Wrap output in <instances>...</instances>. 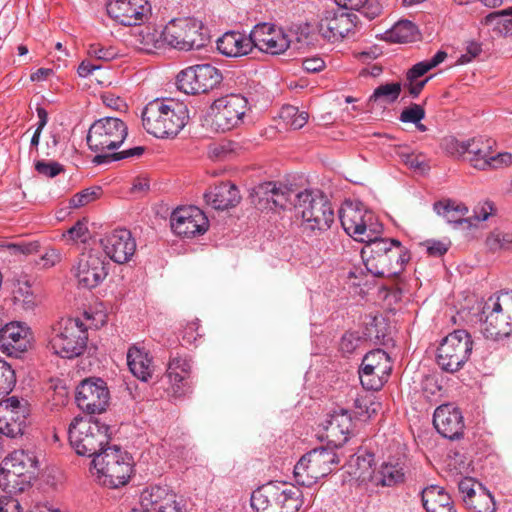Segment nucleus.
<instances>
[{
  "label": "nucleus",
  "instance_id": "864d4df0",
  "mask_svg": "<svg viewBox=\"0 0 512 512\" xmlns=\"http://www.w3.org/2000/svg\"><path fill=\"white\" fill-rule=\"evenodd\" d=\"M361 338L355 333H345L340 342V348L344 353H352L359 345Z\"/></svg>",
  "mask_w": 512,
  "mask_h": 512
},
{
  "label": "nucleus",
  "instance_id": "c756f323",
  "mask_svg": "<svg viewBox=\"0 0 512 512\" xmlns=\"http://www.w3.org/2000/svg\"><path fill=\"white\" fill-rule=\"evenodd\" d=\"M191 371L190 361L178 355L171 356L166 377L171 385V393L175 398L184 396L188 391L186 379L189 377Z\"/></svg>",
  "mask_w": 512,
  "mask_h": 512
},
{
  "label": "nucleus",
  "instance_id": "58836bf2",
  "mask_svg": "<svg viewBox=\"0 0 512 512\" xmlns=\"http://www.w3.org/2000/svg\"><path fill=\"white\" fill-rule=\"evenodd\" d=\"M434 211L443 216L449 223H462L463 216L468 212L467 207L462 203L452 200L439 201L434 204Z\"/></svg>",
  "mask_w": 512,
  "mask_h": 512
},
{
  "label": "nucleus",
  "instance_id": "ddd939ff",
  "mask_svg": "<svg viewBox=\"0 0 512 512\" xmlns=\"http://www.w3.org/2000/svg\"><path fill=\"white\" fill-rule=\"evenodd\" d=\"M128 128L116 117H104L95 121L87 135L89 148L99 154L106 150L117 149L126 139Z\"/></svg>",
  "mask_w": 512,
  "mask_h": 512
},
{
  "label": "nucleus",
  "instance_id": "bb28decb",
  "mask_svg": "<svg viewBox=\"0 0 512 512\" xmlns=\"http://www.w3.org/2000/svg\"><path fill=\"white\" fill-rule=\"evenodd\" d=\"M30 343V329L23 323L11 322L0 330V350L8 356L20 357Z\"/></svg>",
  "mask_w": 512,
  "mask_h": 512
},
{
  "label": "nucleus",
  "instance_id": "6ab92c4d",
  "mask_svg": "<svg viewBox=\"0 0 512 512\" xmlns=\"http://www.w3.org/2000/svg\"><path fill=\"white\" fill-rule=\"evenodd\" d=\"M357 16L341 7L332 5L325 9L319 19V33L328 40L344 38L356 26Z\"/></svg>",
  "mask_w": 512,
  "mask_h": 512
},
{
  "label": "nucleus",
  "instance_id": "f704fd0d",
  "mask_svg": "<svg viewBox=\"0 0 512 512\" xmlns=\"http://www.w3.org/2000/svg\"><path fill=\"white\" fill-rule=\"evenodd\" d=\"M255 193L260 202L265 201L267 204H271V209H285L287 204L291 202L293 194L286 186H278L274 182H265L259 185Z\"/></svg>",
  "mask_w": 512,
  "mask_h": 512
},
{
  "label": "nucleus",
  "instance_id": "39448f33",
  "mask_svg": "<svg viewBox=\"0 0 512 512\" xmlns=\"http://www.w3.org/2000/svg\"><path fill=\"white\" fill-rule=\"evenodd\" d=\"M111 435L110 426L94 417H76L68 429L69 442L75 452L93 458L106 449Z\"/></svg>",
  "mask_w": 512,
  "mask_h": 512
},
{
  "label": "nucleus",
  "instance_id": "4468645a",
  "mask_svg": "<svg viewBox=\"0 0 512 512\" xmlns=\"http://www.w3.org/2000/svg\"><path fill=\"white\" fill-rule=\"evenodd\" d=\"M222 73L211 64H197L177 75V86L186 94L207 93L222 82Z\"/></svg>",
  "mask_w": 512,
  "mask_h": 512
},
{
  "label": "nucleus",
  "instance_id": "774afa93",
  "mask_svg": "<svg viewBox=\"0 0 512 512\" xmlns=\"http://www.w3.org/2000/svg\"><path fill=\"white\" fill-rule=\"evenodd\" d=\"M466 51L467 53L461 56L462 62H470L478 56L482 51L481 45L477 42H471L467 45Z\"/></svg>",
  "mask_w": 512,
  "mask_h": 512
},
{
  "label": "nucleus",
  "instance_id": "de8ad7c7",
  "mask_svg": "<svg viewBox=\"0 0 512 512\" xmlns=\"http://www.w3.org/2000/svg\"><path fill=\"white\" fill-rule=\"evenodd\" d=\"M88 54L98 60L111 61L118 57L119 51L113 46L94 43L89 45Z\"/></svg>",
  "mask_w": 512,
  "mask_h": 512
},
{
  "label": "nucleus",
  "instance_id": "cd10ccee",
  "mask_svg": "<svg viewBox=\"0 0 512 512\" xmlns=\"http://www.w3.org/2000/svg\"><path fill=\"white\" fill-rule=\"evenodd\" d=\"M433 424L439 434L450 440L459 439L463 434L462 413L451 404H444L436 408Z\"/></svg>",
  "mask_w": 512,
  "mask_h": 512
},
{
  "label": "nucleus",
  "instance_id": "473e14b6",
  "mask_svg": "<svg viewBox=\"0 0 512 512\" xmlns=\"http://www.w3.org/2000/svg\"><path fill=\"white\" fill-rule=\"evenodd\" d=\"M405 475V464L399 460H390L373 472L371 481L376 486L393 487L404 483Z\"/></svg>",
  "mask_w": 512,
  "mask_h": 512
},
{
  "label": "nucleus",
  "instance_id": "72a5a7b5",
  "mask_svg": "<svg viewBox=\"0 0 512 512\" xmlns=\"http://www.w3.org/2000/svg\"><path fill=\"white\" fill-rule=\"evenodd\" d=\"M423 507L427 512H456L450 495L438 485H429L421 492Z\"/></svg>",
  "mask_w": 512,
  "mask_h": 512
},
{
  "label": "nucleus",
  "instance_id": "9d476101",
  "mask_svg": "<svg viewBox=\"0 0 512 512\" xmlns=\"http://www.w3.org/2000/svg\"><path fill=\"white\" fill-rule=\"evenodd\" d=\"M37 461L33 454L17 450L0 465V488L9 493L23 492L30 485Z\"/></svg>",
  "mask_w": 512,
  "mask_h": 512
},
{
  "label": "nucleus",
  "instance_id": "c85d7f7f",
  "mask_svg": "<svg viewBox=\"0 0 512 512\" xmlns=\"http://www.w3.org/2000/svg\"><path fill=\"white\" fill-rule=\"evenodd\" d=\"M323 427L329 442L338 447L344 445L353 433L354 421L347 409L338 408L329 414Z\"/></svg>",
  "mask_w": 512,
  "mask_h": 512
},
{
  "label": "nucleus",
  "instance_id": "338daca9",
  "mask_svg": "<svg viewBox=\"0 0 512 512\" xmlns=\"http://www.w3.org/2000/svg\"><path fill=\"white\" fill-rule=\"evenodd\" d=\"M493 204L485 202L481 207H477L474 211V217L478 221H485L492 214Z\"/></svg>",
  "mask_w": 512,
  "mask_h": 512
},
{
  "label": "nucleus",
  "instance_id": "3c124183",
  "mask_svg": "<svg viewBox=\"0 0 512 512\" xmlns=\"http://www.w3.org/2000/svg\"><path fill=\"white\" fill-rule=\"evenodd\" d=\"M36 171L49 178H53L63 171V167L58 162H45L43 160L35 163Z\"/></svg>",
  "mask_w": 512,
  "mask_h": 512
},
{
  "label": "nucleus",
  "instance_id": "09e8293b",
  "mask_svg": "<svg viewBox=\"0 0 512 512\" xmlns=\"http://www.w3.org/2000/svg\"><path fill=\"white\" fill-rule=\"evenodd\" d=\"M425 118V110L419 104H412L405 108L400 114V121L403 123L418 124Z\"/></svg>",
  "mask_w": 512,
  "mask_h": 512
},
{
  "label": "nucleus",
  "instance_id": "423d86ee",
  "mask_svg": "<svg viewBox=\"0 0 512 512\" xmlns=\"http://www.w3.org/2000/svg\"><path fill=\"white\" fill-rule=\"evenodd\" d=\"M146 44L157 47L160 40L169 46L183 51L200 49L205 46L207 37L203 32V25L193 18L171 20L160 34L146 33Z\"/></svg>",
  "mask_w": 512,
  "mask_h": 512
},
{
  "label": "nucleus",
  "instance_id": "7c9ffc66",
  "mask_svg": "<svg viewBox=\"0 0 512 512\" xmlns=\"http://www.w3.org/2000/svg\"><path fill=\"white\" fill-rule=\"evenodd\" d=\"M217 49L226 57L246 56L253 50L252 32L249 36L235 31L226 32L217 40Z\"/></svg>",
  "mask_w": 512,
  "mask_h": 512
},
{
  "label": "nucleus",
  "instance_id": "f03ea898",
  "mask_svg": "<svg viewBox=\"0 0 512 512\" xmlns=\"http://www.w3.org/2000/svg\"><path fill=\"white\" fill-rule=\"evenodd\" d=\"M189 121V110L174 99H155L142 112L145 130L157 138H174Z\"/></svg>",
  "mask_w": 512,
  "mask_h": 512
},
{
  "label": "nucleus",
  "instance_id": "680f3d73",
  "mask_svg": "<svg viewBox=\"0 0 512 512\" xmlns=\"http://www.w3.org/2000/svg\"><path fill=\"white\" fill-rule=\"evenodd\" d=\"M426 247H427V253L430 256H434V257H440V256L444 255L448 250L447 245L441 241H427Z\"/></svg>",
  "mask_w": 512,
  "mask_h": 512
},
{
  "label": "nucleus",
  "instance_id": "bf43d9fd",
  "mask_svg": "<svg viewBox=\"0 0 512 512\" xmlns=\"http://www.w3.org/2000/svg\"><path fill=\"white\" fill-rule=\"evenodd\" d=\"M429 70H431V68L429 67V65L424 61H421L415 65H413L412 68H410L408 71H407V74H406V80L407 81H412V80H417L419 77L423 76L425 73H427Z\"/></svg>",
  "mask_w": 512,
  "mask_h": 512
},
{
  "label": "nucleus",
  "instance_id": "603ef678",
  "mask_svg": "<svg viewBox=\"0 0 512 512\" xmlns=\"http://www.w3.org/2000/svg\"><path fill=\"white\" fill-rule=\"evenodd\" d=\"M474 486L475 481L473 478L470 477L463 478L458 484V488L460 493L462 494V498L465 505L467 504V501H469L468 498L472 499V497H474L478 493L475 491Z\"/></svg>",
  "mask_w": 512,
  "mask_h": 512
},
{
  "label": "nucleus",
  "instance_id": "0eeeda50",
  "mask_svg": "<svg viewBox=\"0 0 512 512\" xmlns=\"http://www.w3.org/2000/svg\"><path fill=\"white\" fill-rule=\"evenodd\" d=\"M302 492L285 482H269L251 495V506L256 512H297L303 501Z\"/></svg>",
  "mask_w": 512,
  "mask_h": 512
},
{
  "label": "nucleus",
  "instance_id": "f257e3e1",
  "mask_svg": "<svg viewBox=\"0 0 512 512\" xmlns=\"http://www.w3.org/2000/svg\"><path fill=\"white\" fill-rule=\"evenodd\" d=\"M345 232L365 245L361 257L368 272L377 277H392L403 271L409 260L406 249L396 239L381 238L382 225L373 212L359 201H345L339 210Z\"/></svg>",
  "mask_w": 512,
  "mask_h": 512
},
{
  "label": "nucleus",
  "instance_id": "49530a36",
  "mask_svg": "<svg viewBox=\"0 0 512 512\" xmlns=\"http://www.w3.org/2000/svg\"><path fill=\"white\" fill-rule=\"evenodd\" d=\"M101 193L100 187L86 188L76 193L69 201L70 207L79 208L96 200Z\"/></svg>",
  "mask_w": 512,
  "mask_h": 512
},
{
  "label": "nucleus",
  "instance_id": "9b49d317",
  "mask_svg": "<svg viewBox=\"0 0 512 512\" xmlns=\"http://www.w3.org/2000/svg\"><path fill=\"white\" fill-rule=\"evenodd\" d=\"M339 463L337 454L325 447H319L306 453L294 467V478L297 484L310 487L319 479L327 476Z\"/></svg>",
  "mask_w": 512,
  "mask_h": 512
},
{
  "label": "nucleus",
  "instance_id": "c9c22d12",
  "mask_svg": "<svg viewBox=\"0 0 512 512\" xmlns=\"http://www.w3.org/2000/svg\"><path fill=\"white\" fill-rule=\"evenodd\" d=\"M127 364L132 374L147 382L153 374L152 358L145 349L133 346L127 352Z\"/></svg>",
  "mask_w": 512,
  "mask_h": 512
},
{
  "label": "nucleus",
  "instance_id": "a211bd4d",
  "mask_svg": "<svg viewBox=\"0 0 512 512\" xmlns=\"http://www.w3.org/2000/svg\"><path fill=\"white\" fill-rule=\"evenodd\" d=\"M173 232L183 238L203 235L209 228L205 213L196 206L176 208L170 217Z\"/></svg>",
  "mask_w": 512,
  "mask_h": 512
},
{
  "label": "nucleus",
  "instance_id": "dca6fc26",
  "mask_svg": "<svg viewBox=\"0 0 512 512\" xmlns=\"http://www.w3.org/2000/svg\"><path fill=\"white\" fill-rule=\"evenodd\" d=\"M392 371L390 356L382 349L368 352L359 369L362 386L367 390H379L387 382Z\"/></svg>",
  "mask_w": 512,
  "mask_h": 512
},
{
  "label": "nucleus",
  "instance_id": "6e6552de",
  "mask_svg": "<svg viewBox=\"0 0 512 512\" xmlns=\"http://www.w3.org/2000/svg\"><path fill=\"white\" fill-rule=\"evenodd\" d=\"M87 329L78 318H62L52 325L48 335V349L61 358L81 355L87 345Z\"/></svg>",
  "mask_w": 512,
  "mask_h": 512
},
{
  "label": "nucleus",
  "instance_id": "e433bc0d",
  "mask_svg": "<svg viewBox=\"0 0 512 512\" xmlns=\"http://www.w3.org/2000/svg\"><path fill=\"white\" fill-rule=\"evenodd\" d=\"M419 38L417 26L410 20H400L385 32V39L394 43H408Z\"/></svg>",
  "mask_w": 512,
  "mask_h": 512
},
{
  "label": "nucleus",
  "instance_id": "6e6d98bb",
  "mask_svg": "<svg viewBox=\"0 0 512 512\" xmlns=\"http://www.w3.org/2000/svg\"><path fill=\"white\" fill-rule=\"evenodd\" d=\"M363 402L365 409L364 411H357V414L359 416H366V418H371L373 415H375L380 407V403L372 401L370 398H357L356 404L358 402Z\"/></svg>",
  "mask_w": 512,
  "mask_h": 512
},
{
  "label": "nucleus",
  "instance_id": "a19ab883",
  "mask_svg": "<svg viewBox=\"0 0 512 512\" xmlns=\"http://www.w3.org/2000/svg\"><path fill=\"white\" fill-rule=\"evenodd\" d=\"M279 117L287 126L296 130L301 129L308 122L309 114L296 106L286 105L281 108Z\"/></svg>",
  "mask_w": 512,
  "mask_h": 512
},
{
  "label": "nucleus",
  "instance_id": "20e7f679",
  "mask_svg": "<svg viewBox=\"0 0 512 512\" xmlns=\"http://www.w3.org/2000/svg\"><path fill=\"white\" fill-rule=\"evenodd\" d=\"M295 208L301 216L303 233L317 236L334 222V209L327 197L318 190H305L296 195Z\"/></svg>",
  "mask_w": 512,
  "mask_h": 512
},
{
  "label": "nucleus",
  "instance_id": "4be33fe9",
  "mask_svg": "<svg viewBox=\"0 0 512 512\" xmlns=\"http://www.w3.org/2000/svg\"><path fill=\"white\" fill-rule=\"evenodd\" d=\"M109 263L98 253H82L74 268L78 284L84 288L97 287L108 275Z\"/></svg>",
  "mask_w": 512,
  "mask_h": 512
},
{
  "label": "nucleus",
  "instance_id": "2eb2a0df",
  "mask_svg": "<svg viewBox=\"0 0 512 512\" xmlns=\"http://www.w3.org/2000/svg\"><path fill=\"white\" fill-rule=\"evenodd\" d=\"M495 141L491 138L478 136L466 140V159L480 170L496 169L512 162L510 153L494 154Z\"/></svg>",
  "mask_w": 512,
  "mask_h": 512
},
{
  "label": "nucleus",
  "instance_id": "aec40b11",
  "mask_svg": "<svg viewBox=\"0 0 512 512\" xmlns=\"http://www.w3.org/2000/svg\"><path fill=\"white\" fill-rule=\"evenodd\" d=\"M253 48L261 52L280 55L290 47L289 35L280 27L270 23H260L252 30Z\"/></svg>",
  "mask_w": 512,
  "mask_h": 512
},
{
  "label": "nucleus",
  "instance_id": "412c9836",
  "mask_svg": "<svg viewBox=\"0 0 512 512\" xmlns=\"http://www.w3.org/2000/svg\"><path fill=\"white\" fill-rule=\"evenodd\" d=\"M107 12L121 25H141L149 18L151 5L147 0H109Z\"/></svg>",
  "mask_w": 512,
  "mask_h": 512
},
{
  "label": "nucleus",
  "instance_id": "052dcab7",
  "mask_svg": "<svg viewBox=\"0 0 512 512\" xmlns=\"http://www.w3.org/2000/svg\"><path fill=\"white\" fill-rule=\"evenodd\" d=\"M431 77H428L424 80H412V81H407L404 83L403 87L406 88L409 92V94L413 97V98H416L418 97V95L421 93L422 89L424 88V86L426 85V83L429 81Z\"/></svg>",
  "mask_w": 512,
  "mask_h": 512
},
{
  "label": "nucleus",
  "instance_id": "b1692460",
  "mask_svg": "<svg viewBox=\"0 0 512 512\" xmlns=\"http://www.w3.org/2000/svg\"><path fill=\"white\" fill-rule=\"evenodd\" d=\"M101 247L113 262L125 264L136 252V240L127 229H116L100 240Z\"/></svg>",
  "mask_w": 512,
  "mask_h": 512
},
{
  "label": "nucleus",
  "instance_id": "a878e982",
  "mask_svg": "<svg viewBox=\"0 0 512 512\" xmlns=\"http://www.w3.org/2000/svg\"><path fill=\"white\" fill-rule=\"evenodd\" d=\"M141 510L146 512H183L177 495L168 487L150 486L140 495Z\"/></svg>",
  "mask_w": 512,
  "mask_h": 512
},
{
  "label": "nucleus",
  "instance_id": "2f4dec72",
  "mask_svg": "<svg viewBox=\"0 0 512 512\" xmlns=\"http://www.w3.org/2000/svg\"><path fill=\"white\" fill-rule=\"evenodd\" d=\"M206 203L216 210H227L239 204L238 188L231 183H221L204 194Z\"/></svg>",
  "mask_w": 512,
  "mask_h": 512
},
{
  "label": "nucleus",
  "instance_id": "8fccbe9b",
  "mask_svg": "<svg viewBox=\"0 0 512 512\" xmlns=\"http://www.w3.org/2000/svg\"><path fill=\"white\" fill-rule=\"evenodd\" d=\"M442 145L451 156L464 157L466 155V141H459L455 137H447L443 140Z\"/></svg>",
  "mask_w": 512,
  "mask_h": 512
},
{
  "label": "nucleus",
  "instance_id": "79ce46f5",
  "mask_svg": "<svg viewBox=\"0 0 512 512\" xmlns=\"http://www.w3.org/2000/svg\"><path fill=\"white\" fill-rule=\"evenodd\" d=\"M143 153H144V147L137 146V147L123 150L121 152H114L112 154H97L93 159V163H95L97 165H101V164L112 162V161L140 157Z\"/></svg>",
  "mask_w": 512,
  "mask_h": 512
},
{
  "label": "nucleus",
  "instance_id": "393cba45",
  "mask_svg": "<svg viewBox=\"0 0 512 512\" xmlns=\"http://www.w3.org/2000/svg\"><path fill=\"white\" fill-rule=\"evenodd\" d=\"M27 413L26 403L15 396L0 401V433L12 438L22 435Z\"/></svg>",
  "mask_w": 512,
  "mask_h": 512
},
{
  "label": "nucleus",
  "instance_id": "f8f14e48",
  "mask_svg": "<svg viewBox=\"0 0 512 512\" xmlns=\"http://www.w3.org/2000/svg\"><path fill=\"white\" fill-rule=\"evenodd\" d=\"M472 349L471 335L466 330H455L441 341L437 349V364L443 371L457 372L468 361Z\"/></svg>",
  "mask_w": 512,
  "mask_h": 512
},
{
  "label": "nucleus",
  "instance_id": "13d9d810",
  "mask_svg": "<svg viewBox=\"0 0 512 512\" xmlns=\"http://www.w3.org/2000/svg\"><path fill=\"white\" fill-rule=\"evenodd\" d=\"M0 512H23L17 499L9 496L0 497Z\"/></svg>",
  "mask_w": 512,
  "mask_h": 512
},
{
  "label": "nucleus",
  "instance_id": "c03bdc74",
  "mask_svg": "<svg viewBox=\"0 0 512 512\" xmlns=\"http://www.w3.org/2000/svg\"><path fill=\"white\" fill-rule=\"evenodd\" d=\"M486 245L491 251L508 250L512 247V232H492L486 239Z\"/></svg>",
  "mask_w": 512,
  "mask_h": 512
},
{
  "label": "nucleus",
  "instance_id": "a18cd8bd",
  "mask_svg": "<svg viewBox=\"0 0 512 512\" xmlns=\"http://www.w3.org/2000/svg\"><path fill=\"white\" fill-rule=\"evenodd\" d=\"M495 23L497 26L502 25L506 31L512 29V7L496 11L488 14L483 20L482 24L491 25Z\"/></svg>",
  "mask_w": 512,
  "mask_h": 512
},
{
  "label": "nucleus",
  "instance_id": "ea45409f",
  "mask_svg": "<svg viewBox=\"0 0 512 512\" xmlns=\"http://www.w3.org/2000/svg\"><path fill=\"white\" fill-rule=\"evenodd\" d=\"M467 501L466 506L475 512H495L496 503L492 494L479 484L478 493Z\"/></svg>",
  "mask_w": 512,
  "mask_h": 512
},
{
  "label": "nucleus",
  "instance_id": "4c0bfd02",
  "mask_svg": "<svg viewBox=\"0 0 512 512\" xmlns=\"http://www.w3.org/2000/svg\"><path fill=\"white\" fill-rule=\"evenodd\" d=\"M402 90L399 82L385 83L374 89L369 97V103L379 107H385L397 101Z\"/></svg>",
  "mask_w": 512,
  "mask_h": 512
},
{
  "label": "nucleus",
  "instance_id": "e2e57ef3",
  "mask_svg": "<svg viewBox=\"0 0 512 512\" xmlns=\"http://www.w3.org/2000/svg\"><path fill=\"white\" fill-rule=\"evenodd\" d=\"M325 66L324 61L319 57H312L304 59L302 62V67L307 72H319L321 71Z\"/></svg>",
  "mask_w": 512,
  "mask_h": 512
},
{
  "label": "nucleus",
  "instance_id": "4d7b16f0",
  "mask_svg": "<svg viewBox=\"0 0 512 512\" xmlns=\"http://www.w3.org/2000/svg\"><path fill=\"white\" fill-rule=\"evenodd\" d=\"M88 232V228L83 221L76 222L67 232L63 235L69 239L76 241L82 239L83 236Z\"/></svg>",
  "mask_w": 512,
  "mask_h": 512
},
{
  "label": "nucleus",
  "instance_id": "37998d69",
  "mask_svg": "<svg viewBox=\"0 0 512 512\" xmlns=\"http://www.w3.org/2000/svg\"><path fill=\"white\" fill-rule=\"evenodd\" d=\"M16 383L15 372L6 361L0 359V397L8 395Z\"/></svg>",
  "mask_w": 512,
  "mask_h": 512
},
{
  "label": "nucleus",
  "instance_id": "5fc2aeb1",
  "mask_svg": "<svg viewBox=\"0 0 512 512\" xmlns=\"http://www.w3.org/2000/svg\"><path fill=\"white\" fill-rule=\"evenodd\" d=\"M358 11L367 19L373 20L381 14L382 6L376 0H367L363 7Z\"/></svg>",
  "mask_w": 512,
  "mask_h": 512
},
{
  "label": "nucleus",
  "instance_id": "5701e85b",
  "mask_svg": "<svg viewBox=\"0 0 512 512\" xmlns=\"http://www.w3.org/2000/svg\"><path fill=\"white\" fill-rule=\"evenodd\" d=\"M75 399L81 410L89 414L101 413L108 405L109 391L102 379H86L77 387Z\"/></svg>",
  "mask_w": 512,
  "mask_h": 512
},
{
  "label": "nucleus",
  "instance_id": "f3484780",
  "mask_svg": "<svg viewBox=\"0 0 512 512\" xmlns=\"http://www.w3.org/2000/svg\"><path fill=\"white\" fill-rule=\"evenodd\" d=\"M248 109L247 98L240 94H230L218 98L211 106L213 121L223 132L241 124Z\"/></svg>",
  "mask_w": 512,
  "mask_h": 512
},
{
  "label": "nucleus",
  "instance_id": "7ed1b4c3",
  "mask_svg": "<svg viewBox=\"0 0 512 512\" xmlns=\"http://www.w3.org/2000/svg\"><path fill=\"white\" fill-rule=\"evenodd\" d=\"M130 455L118 446H108L92 460V475L96 482L109 489L128 484L134 473Z\"/></svg>",
  "mask_w": 512,
  "mask_h": 512
},
{
  "label": "nucleus",
  "instance_id": "69168bd1",
  "mask_svg": "<svg viewBox=\"0 0 512 512\" xmlns=\"http://www.w3.org/2000/svg\"><path fill=\"white\" fill-rule=\"evenodd\" d=\"M404 162L408 167L414 170L424 171L427 168L424 160L420 156L414 154L404 155Z\"/></svg>",
  "mask_w": 512,
  "mask_h": 512
},
{
  "label": "nucleus",
  "instance_id": "0e129e2a",
  "mask_svg": "<svg viewBox=\"0 0 512 512\" xmlns=\"http://www.w3.org/2000/svg\"><path fill=\"white\" fill-rule=\"evenodd\" d=\"M199 328L198 321L189 322L183 330V340L187 343L194 342L200 334L197 332Z\"/></svg>",
  "mask_w": 512,
  "mask_h": 512
},
{
  "label": "nucleus",
  "instance_id": "1a4fd4ad",
  "mask_svg": "<svg viewBox=\"0 0 512 512\" xmlns=\"http://www.w3.org/2000/svg\"><path fill=\"white\" fill-rule=\"evenodd\" d=\"M481 314V332L485 338L497 341L512 335V294L489 297Z\"/></svg>",
  "mask_w": 512,
  "mask_h": 512
}]
</instances>
